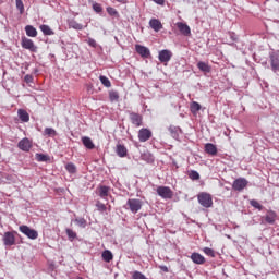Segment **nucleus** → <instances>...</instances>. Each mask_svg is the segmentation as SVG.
I'll list each match as a JSON object with an SVG mask.
<instances>
[{
	"label": "nucleus",
	"instance_id": "f257e3e1",
	"mask_svg": "<svg viewBox=\"0 0 279 279\" xmlns=\"http://www.w3.org/2000/svg\"><path fill=\"white\" fill-rule=\"evenodd\" d=\"M197 199L203 208H213V196L210 194L206 192L199 193Z\"/></svg>",
	"mask_w": 279,
	"mask_h": 279
},
{
	"label": "nucleus",
	"instance_id": "f03ea898",
	"mask_svg": "<svg viewBox=\"0 0 279 279\" xmlns=\"http://www.w3.org/2000/svg\"><path fill=\"white\" fill-rule=\"evenodd\" d=\"M126 206L129 207V210H131V213L136 215V213H138V210L143 208V201L138 198H129L126 202Z\"/></svg>",
	"mask_w": 279,
	"mask_h": 279
},
{
	"label": "nucleus",
	"instance_id": "7ed1b4c3",
	"mask_svg": "<svg viewBox=\"0 0 279 279\" xmlns=\"http://www.w3.org/2000/svg\"><path fill=\"white\" fill-rule=\"evenodd\" d=\"M19 230L22 232V234H25V236L32 241H36V239H38V231L29 228L28 226L22 225L19 227Z\"/></svg>",
	"mask_w": 279,
	"mask_h": 279
},
{
	"label": "nucleus",
	"instance_id": "20e7f679",
	"mask_svg": "<svg viewBox=\"0 0 279 279\" xmlns=\"http://www.w3.org/2000/svg\"><path fill=\"white\" fill-rule=\"evenodd\" d=\"M21 45L23 49H27L32 53H37L38 52V46L34 45V40L27 38V37H22Z\"/></svg>",
	"mask_w": 279,
	"mask_h": 279
},
{
	"label": "nucleus",
	"instance_id": "39448f33",
	"mask_svg": "<svg viewBox=\"0 0 279 279\" xmlns=\"http://www.w3.org/2000/svg\"><path fill=\"white\" fill-rule=\"evenodd\" d=\"M2 241L5 247H12V245H16V236H14V232L12 231L4 232Z\"/></svg>",
	"mask_w": 279,
	"mask_h": 279
},
{
	"label": "nucleus",
	"instance_id": "423d86ee",
	"mask_svg": "<svg viewBox=\"0 0 279 279\" xmlns=\"http://www.w3.org/2000/svg\"><path fill=\"white\" fill-rule=\"evenodd\" d=\"M157 194L159 197H162V199H171L173 197V191L169 186H158Z\"/></svg>",
	"mask_w": 279,
	"mask_h": 279
},
{
	"label": "nucleus",
	"instance_id": "0eeeda50",
	"mask_svg": "<svg viewBox=\"0 0 279 279\" xmlns=\"http://www.w3.org/2000/svg\"><path fill=\"white\" fill-rule=\"evenodd\" d=\"M248 182L245 178H239L233 181L232 190L233 191H243L247 186Z\"/></svg>",
	"mask_w": 279,
	"mask_h": 279
},
{
	"label": "nucleus",
	"instance_id": "6e6552de",
	"mask_svg": "<svg viewBox=\"0 0 279 279\" xmlns=\"http://www.w3.org/2000/svg\"><path fill=\"white\" fill-rule=\"evenodd\" d=\"M173 58V52L171 50H161L159 51L158 59L162 64H167Z\"/></svg>",
	"mask_w": 279,
	"mask_h": 279
},
{
	"label": "nucleus",
	"instance_id": "1a4fd4ad",
	"mask_svg": "<svg viewBox=\"0 0 279 279\" xmlns=\"http://www.w3.org/2000/svg\"><path fill=\"white\" fill-rule=\"evenodd\" d=\"M129 119L131 123L135 125V128H141V125H143V116H141L140 113L131 112L129 114Z\"/></svg>",
	"mask_w": 279,
	"mask_h": 279
},
{
	"label": "nucleus",
	"instance_id": "9d476101",
	"mask_svg": "<svg viewBox=\"0 0 279 279\" xmlns=\"http://www.w3.org/2000/svg\"><path fill=\"white\" fill-rule=\"evenodd\" d=\"M17 147L21 149V151H29V149H32V141H29L27 137H24L17 143Z\"/></svg>",
	"mask_w": 279,
	"mask_h": 279
},
{
	"label": "nucleus",
	"instance_id": "9b49d317",
	"mask_svg": "<svg viewBox=\"0 0 279 279\" xmlns=\"http://www.w3.org/2000/svg\"><path fill=\"white\" fill-rule=\"evenodd\" d=\"M135 50L142 58H149V56H151L149 48L143 45H135Z\"/></svg>",
	"mask_w": 279,
	"mask_h": 279
},
{
	"label": "nucleus",
	"instance_id": "f8f14e48",
	"mask_svg": "<svg viewBox=\"0 0 279 279\" xmlns=\"http://www.w3.org/2000/svg\"><path fill=\"white\" fill-rule=\"evenodd\" d=\"M138 138L141 143H146V141H149V138H151V132L149 129H141L138 132Z\"/></svg>",
	"mask_w": 279,
	"mask_h": 279
},
{
	"label": "nucleus",
	"instance_id": "ddd939ff",
	"mask_svg": "<svg viewBox=\"0 0 279 279\" xmlns=\"http://www.w3.org/2000/svg\"><path fill=\"white\" fill-rule=\"evenodd\" d=\"M175 25L183 36H191V27L187 24L178 22Z\"/></svg>",
	"mask_w": 279,
	"mask_h": 279
},
{
	"label": "nucleus",
	"instance_id": "4468645a",
	"mask_svg": "<svg viewBox=\"0 0 279 279\" xmlns=\"http://www.w3.org/2000/svg\"><path fill=\"white\" fill-rule=\"evenodd\" d=\"M270 66L275 73H276V71H279V54L278 53L270 54Z\"/></svg>",
	"mask_w": 279,
	"mask_h": 279
},
{
	"label": "nucleus",
	"instance_id": "2eb2a0df",
	"mask_svg": "<svg viewBox=\"0 0 279 279\" xmlns=\"http://www.w3.org/2000/svg\"><path fill=\"white\" fill-rule=\"evenodd\" d=\"M97 193L101 197V199H106V197L110 195V186L100 185L97 187Z\"/></svg>",
	"mask_w": 279,
	"mask_h": 279
},
{
	"label": "nucleus",
	"instance_id": "dca6fc26",
	"mask_svg": "<svg viewBox=\"0 0 279 279\" xmlns=\"http://www.w3.org/2000/svg\"><path fill=\"white\" fill-rule=\"evenodd\" d=\"M168 130H169L172 138H174L175 141H178V138H180V134H182V129H180V126L170 125Z\"/></svg>",
	"mask_w": 279,
	"mask_h": 279
},
{
	"label": "nucleus",
	"instance_id": "f3484780",
	"mask_svg": "<svg viewBox=\"0 0 279 279\" xmlns=\"http://www.w3.org/2000/svg\"><path fill=\"white\" fill-rule=\"evenodd\" d=\"M191 260L195 263V265H204L206 263V258L199 253H192Z\"/></svg>",
	"mask_w": 279,
	"mask_h": 279
},
{
	"label": "nucleus",
	"instance_id": "a211bd4d",
	"mask_svg": "<svg viewBox=\"0 0 279 279\" xmlns=\"http://www.w3.org/2000/svg\"><path fill=\"white\" fill-rule=\"evenodd\" d=\"M149 25L154 32H160V29H162V23L158 19H151Z\"/></svg>",
	"mask_w": 279,
	"mask_h": 279
},
{
	"label": "nucleus",
	"instance_id": "6ab92c4d",
	"mask_svg": "<svg viewBox=\"0 0 279 279\" xmlns=\"http://www.w3.org/2000/svg\"><path fill=\"white\" fill-rule=\"evenodd\" d=\"M17 117L22 121V123L29 122V113H27L24 109L17 110Z\"/></svg>",
	"mask_w": 279,
	"mask_h": 279
},
{
	"label": "nucleus",
	"instance_id": "aec40b11",
	"mask_svg": "<svg viewBox=\"0 0 279 279\" xmlns=\"http://www.w3.org/2000/svg\"><path fill=\"white\" fill-rule=\"evenodd\" d=\"M205 151L206 154H209V156H217V146L213 143H207L205 145Z\"/></svg>",
	"mask_w": 279,
	"mask_h": 279
},
{
	"label": "nucleus",
	"instance_id": "412c9836",
	"mask_svg": "<svg viewBox=\"0 0 279 279\" xmlns=\"http://www.w3.org/2000/svg\"><path fill=\"white\" fill-rule=\"evenodd\" d=\"M116 153L120 158H125L128 156V148L121 144H118L116 147Z\"/></svg>",
	"mask_w": 279,
	"mask_h": 279
},
{
	"label": "nucleus",
	"instance_id": "4be33fe9",
	"mask_svg": "<svg viewBox=\"0 0 279 279\" xmlns=\"http://www.w3.org/2000/svg\"><path fill=\"white\" fill-rule=\"evenodd\" d=\"M26 35L29 36V38H36L38 36V31L32 25L25 26Z\"/></svg>",
	"mask_w": 279,
	"mask_h": 279
},
{
	"label": "nucleus",
	"instance_id": "5701e85b",
	"mask_svg": "<svg viewBox=\"0 0 279 279\" xmlns=\"http://www.w3.org/2000/svg\"><path fill=\"white\" fill-rule=\"evenodd\" d=\"M82 143L86 149H95V144L93 143V140L90 137H83Z\"/></svg>",
	"mask_w": 279,
	"mask_h": 279
},
{
	"label": "nucleus",
	"instance_id": "b1692460",
	"mask_svg": "<svg viewBox=\"0 0 279 279\" xmlns=\"http://www.w3.org/2000/svg\"><path fill=\"white\" fill-rule=\"evenodd\" d=\"M197 69H199V71H202L203 73H210V65H208V63L204 61H199L197 63Z\"/></svg>",
	"mask_w": 279,
	"mask_h": 279
},
{
	"label": "nucleus",
	"instance_id": "393cba45",
	"mask_svg": "<svg viewBox=\"0 0 279 279\" xmlns=\"http://www.w3.org/2000/svg\"><path fill=\"white\" fill-rule=\"evenodd\" d=\"M141 158L142 160H144V162H147L148 165H151V162H154V155H151V153L149 151H145L144 154H142Z\"/></svg>",
	"mask_w": 279,
	"mask_h": 279
},
{
	"label": "nucleus",
	"instance_id": "a878e982",
	"mask_svg": "<svg viewBox=\"0 0 279 279\" xmlns=\"http://www.w3.org/2000/svg\"><path fill=\"white\" fill-rule=\"evenodd\" d=\"M39 28L45 36H53V31L51 29V27H49V25L43 24L39 26Z\"/></svg>",
	"mask_w": 279,
	"mask_h": 279
},
{
	"label": "nucleus",
	"instance_id": "bb28decb",
	"mask_svg": "<svg viewBox=\"0 0 279 279\" xmlns=\"http://www.w3.org/2000/svg\"><path fill=\"white\" fill-rule=\"evenodd\" d=\"M101 256L105 263H110L112 258H114V255H112V252L108 250L104 251Z\"/></svg>",
	"mask_w": 279,
	"mask_h": 279
},
{
	"label": "nucleus",
	"instance_id": "cd10ccee",
	"mask_svg": "<svg viewBox=\"0 0 279 279\" xmlns=\"http://www.w3.org/2000/svg\"><path fill=\"white\" fill-rule=\"evenodd\" d=\"M44 136H49L50 138H53V136H58V132L54 131L53 128H46L44 130Z\"/></svg>",
	"mask_w": 279,
	"mask_h": 279
},
{
	"label": "nucleus",
	"instance_id": "c85d7f7f",
	"mask_svg": "<svg viewBox=\"0 0 279 279\" xmlns=\"http://www.w3.org/2000/svg\"><path fill=\"white\" fill-rule=\"evenodd\" d=\"M265 221L267 223L274 225L276 222V213L269 211L265 217Z\"/></svg>",
	"mask_w": 279,
	"mask_h": 279
},
{
	"label": "nucleus",
	"instance_id": "c756f323",
	"mask_svg": "<svg viewBox=\"0 0 279 279\" xmlns=\"http://www.w3.org/2000/svg\"><path fill=\"white\" fill-rule=\"evenodd\" d=\"M69 27H71L72 29H78V31L84 29V25L77 23L75 20H72L69 22Z\"/></svg>",
	"mask_w": 279,
	"mask_h": 279
},
{
	"label": "nucleus",
	"instance_id": "7c9ffc66",
	"mask_svg": "<svg viewBox=\"0 0 279 279\" xmlns=\"http://www.w3.org/2000/svg\"><path fill=\"white\" fill-rule=\"evenodd\" d=\"M65 170L68 171V173H77V167L75 166V163L73 162H69L65 165Z\"/></svg>",
	"mask_w": 279,
	"mask_h": 279
},
{
	"label": "nucleus",
	"instance_id": "2f4dec72",
	"mask_svg": "<svg viewBox=\"0 0 279 279\" xmlns=\"http://www.w3.org/2000/svg\"><path fill=\"white\" fill-rule=\"evenodd\" d=\"M65 233L68 235L69 241H75V239H77V233L73 231V229H65Z\"/></svg>",
	"mask_w": 279,
	"mask_h": 279
},
{
	"label": "nucleus",
	"instance_id": "473e14b6",
	"mask_svg": "<svg viewBox=\"0 0 279 279\" xmlns=\"http://www.w3.org/2000/svg\"><path fill=\"white\" fill-rule=\"evenodd\" d=\"M15 5L20 14H25V4H23V0H15Z\"/></svg>",
	"mask_w": 279,
	"mask_h": 279
},
{
	"label": "nucleus",
	"instance_id": "72a5a7b5",
	"mask_svg": "<svg viewBox=\"0 0 279 279\" xmlns=\"http://www.w3.org/2000/svg\"><path fill=\"white\" fill-rule=\"evenodd\" d=\"M35 158H36L37 162H47L49 160V156H47L45 154H40V153H37L35 155Z\"/></svg>",
	"mask_w": 279,
	"mask_h": 279
},
{
	"label": "nucleus",
	"instance_id": "f704fd0d",
	"mask_svg": "<svg viewBox=\"0 0 279 279\" xmlns=\"http://www.w3.org/2000/svg\"><path fill=\"white\" fill-rule=\"evenodd\" d=\"M99 80H100L101 84H104L106 86V88H110V86H112V83L110 82L109 77L100 75Z\"/></svg>",
	"mask_w": 279,
	"mask_h": 279
},
{
	"label": "nucleus",
	"instance_id": "c9c22d12",
	"mask_svg": "<svg viewBox=\"0 0 279 279\" xmlns=\"http://www.w3.org/2000/svg\"><path fill=\"white\" fill-rule=\"evenodd\" d=\"M109 99H110V101H119V92L110 90L109 92Z\"/></svg>",
	"mask_w": 279,
	"mask_h": 279
},
{
	"label": "nucleus",
	"instance_id": "e433bc0d",
	"mask_svg": "<svg viewBox=\"0 0 279 279\" xmlns=\"http://www.w3.org/2000/svg\"><path fill=\"white\" fill-rule=\"evenodd\" d=\"M199 110H202V105L197 101H193L191 104V112H199Z\"/></svg>",
	"mask_w": 279,
	"mask_h": 279
},
{
	"label": "nucleus",
	"instance_id": "4c0bfd02",
	"mask_svg": "<svg viewBox=\"0 0 279 279\" xmlns=\"http://www.w3.org/2000/svg\"><path fill=\"white\" fill-rule=\"evenodd\" d=\"M93 10L96 12V14H101V12H104V8L97 2L93 3Z\"/></svg>",
	"mask_w": 279,
	"mask_h": 279
},
{
	"label": "nucleus",
	"instance_id": "58836bf2",
	"mask_svg": "<svg viewBox=\"0 0 279 279\" xmlns=\"http://www.w3.org/2000/svg\"><path fill=\"white\" fill-rule=\"evenodd\" d=\"M251 206H253V208H256L257 210H263V205H260V203H258V201L256 199H252L250 201Z\"/></svg>",
	"mask_w": 279,
	"mask_h": 279
},
{
	"label": "nucleus",
	"instance_id": "ea45409f",
	"mask_svg": "<svg viewBox=\"0 0 279 279\" xmlns=\"http://www.w3.org/2000/svg\"><path fill=\"white\" fill-rule=\"evenodd\" d=\"M75 223L80 227V228H86V219L84 218H76Z\"/></svg>",
	"mask_w": 279,
	"mask_h": 279
},
{
	"label": "nucleus",
	"instance_id": "a19ab883",
	"mask_svg": "<svg viewBox=\"0 0 279 279\" xmlns=\"http://www.w3.org/2000/svg\"><path fill=\"white\" fill-rule=\"evenodd\" d=\"M107 12L110 16H119V12L117 11V9L112 8V7H108L107 8Z\"/></svg>",
	"mask_w": 279,
	"mask_h": 279
},
{
	"label": "nucleus",
	"instance_id": "79ce46f5",
	"mask_svg": "<svg viewBox=\"0 0 279 279\" xmlns=\"http://www.w3.org/2000/svg\"><path fill=\"white\" fill-rule=\"evenodd\" d=\"M204 254H206L207 256H210L211 258H215V251L210 247H205L203 250Z\"/></svg>",
	"mask_w": 279,
	"mask_h": 279
},
{
	"label": "nucleus",
	"instance_id": "37998d69",
	"mask_svg": "<svg viewBox=\"0 0 279 279\" xmlns=\"http://www.w3.org/2000/svg\"><path fill=\"white\" fill-rule=\"evenodd\" d=\"M190 179L191 180H199V172L195 171V170H192L190 172Z\"/></svg>",
	"mask_w": 279,
	"mask_h": 279
},
{
	"label": "nucleus",
	"instance_id": "c03bdc74",
	"mask_svg": "<svg viewBox=\"0 0 279 279\" xmlns=\"http://www.w3.org/2000/svg\"><path fill=\"white\" fill-rule=\"evenodd\" d=\"M87 44L89 45V47H97V41L93 38H88Z\"/></svg>",
	"mask_w": 279,
	"mask_h": 279
},
{
	"label": "nucleus",
	"instance_id": "a18cd8bd",
	"mask_svg": "<svg viewBox=\"0 0 279 279\" xmlns=\"http://www.w3.org/2000/svg\"><path fill=\"white\" fill-rule=\"evenodd\" d=\"M159 267V269L161 270V271H163V274H169V267H167V266H165V265H160V266H158Z\"/></svg>",
	"mask_w": 279,
	"mask_h": 279
},
{
	"label": "nucleus",
	"instance_id": "49530a36",
	"mask_svg": "<svg viewBox=\"0 0 279 279\" xmlns=\"http://www.w3.org/2000/svg\"><path fill=\"white\" fill-rule=\"evenodd\" d=\"M96 206L98 210H106V205L104 203H97Z\"/></svg>",
	"mask_w": 279,
	"mask_h": 279
},
{
	"label": "nucleus",
	"instance_id": "de8ad7c7",
	"mask_svg": "<svg viewBox=\"0 0 279 279\" xmlns=\"http://www.w3.org/2000/svg\"><path fill=\"white\" fill-rule=\"evenodd\" d=\"M157 5H165V0H153Z\"/></svg>",
	"mask_w": 279,
	"mask_h": 279
},
{
	"label": "nucleus",
	"instance_id": "09e8293b",
	"mask_svg": "<svg viewBox=\"0 0 279 279\" xmlns=\"http://www.w3.org/2000/svg\"><path fill=\"white\" fill-rule=\"evenodd\" d=\"M230 38H231V40L234 41V40H236V35H234V33H231V34H230Z\"/></svg>",
	"mask_w": 279,
	"mask_h": 279
},
{
	"label": "nucleus",
	"instance_id": "8fccbe9b",
	"mask_svg": "<svg viewBox=\"0 0 279 279\" xmlns=\"http://www.w3.org/2000/svg\"><path fill=\"white\" fill-rule=\"evenodd\" d=\"M31 81H32V76L26 75V76H25V82H31Z\"/></svg>",
	"mask_w": 279,
	"mask_h": 279
},
{
	"label": "nucleus",
	"instance_id": "3c124183",
	"mask_svg": "<svg viewBox=\"0 0 279 279\" xmlns=\"http://www.w3.org/2000/svg\"><path fill=\"white\" fill-rule=\"evenodd\" d=\"M118 3H128V0H117Z\"/></svg>",
	"mask_w": 279,
	"mask_h": 279
}]
</instances>
